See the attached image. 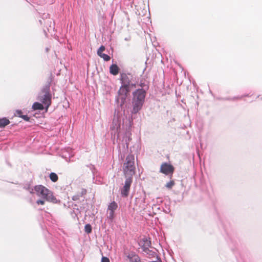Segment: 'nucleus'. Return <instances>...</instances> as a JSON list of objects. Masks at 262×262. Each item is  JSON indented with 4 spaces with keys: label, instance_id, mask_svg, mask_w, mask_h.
<instances>
[{
    "label": "nucleus",
    "instance_id": "f257e3e1",
    "mask_svg": "<svg viewBox=\"0 0 262 262\" xmlns=\"http://www.w3.org/2000/svg\"><path fill=\"white\" fill-rule=\"evenodd\" d=\"M123 174L125 181L123 187L121 189V194L123 197H127L130 191L133 183V177L135 174V157L133 155H128L123 166Z\"/></svg>",
    "mask_w": 262,
    "mask_h": 262
},
{
    "label": "nucleus",
    "instance_id": "f03ea898",
    "mask_svg": "<svg viewBox=\"0 0 262 262\" xmlns=\"http://www.w3.org/2000/svg\"><path fill=\"white\" fill-rule=\"evenodd\" d=\"M120 80L121 86L116 101L118 106L122 107L126 101L128 93L132 88L136 87V83L133 82V76L129 74H122Z\"/></svg>",
    "mask_w": 262,
    "mask_h": 262
},
{
    "label": "nucleus",
    "instance_id": "7ed1b4c3",
    "mask_svg": "<svg viewBox=\"0 0 262 262\" xmlns=\"http://www.w3.org/2000/svg\"><path fill=\"white\" fill-rule=\"evenodd\" d=\"M141 88L138 89L133 93V110L132 113H137L142 107L145 102L146 91L143 87L144 83H141Z\"/></svg>",
    "mask_w": 262,
    "mask_h": 262
},
{
    "label": "nucleus",
    "instance_id": "20e7f679",
    "mask_svg": "<svg viewBox=\"0 0 262 262\" xmlns=\"http://www.w3.org/2000/svg\"><path fill=\"white\" fill-rule=\"evenodd\" d=\"M28 189L31 193H34L33 191L35 190L37 195L46 199L47 201L53 203L58 202L57 199L53 195L52 191L42 185L36 186L34 189L28 188Z\"/></svg>",
    "mask_w": 262,
    "mask_h": 262
},
{
    "label": "nucleus",
    "instance_id": "39448f33",
    "mask_svg": "<svg viewBox=\"0 0 262 262\" xmlns=\"http://www.w3.org/2000/svg\"><path fill=\"white\" fill-rule=\"evenodd\" d=\"M124 117L120 113H116L115 111L112 124L111 126V135H114V138L117 136L118 139L120 133L121 125L123 123Z\"/></svg>",
    "mask_w": 262,
    "mask_h": 262
},
{
    "label": "nucleus",
    "instance_id": "423d86ee",
    "mask_svg": "<svg viewBox=\"0 0 262 262\" xmlns=\"http://www.w3.org/2000/svg\"><path fill=\"white\" fill-rule=\"evenodd\" d=\"M37 100L45 106L47 111L51 104V94L49 85H47L42 88L38 95Z\"/></svg>",
    "mask_w": 262,
    "mask_h": 262
},
{
    "label": "nucleus",
    "instance_id": "0eeeda50",
    "mask_svg": "<svg viewBox=\"0 0 262 262\" xmlns=\"http://www.w3.org/2000/svg\"><path fill=\"white\" fill-rule=\"evenodd\" d=\"M174 168L170 164L167 162L163 163L160 167V172L165 175H172L174 172Z\"/></svg>",
    "mask_w": 262,
    "mask_h": 262
},
{
    "label": "nucleus",
    "instance_id": "6e6552de",
    "mask_svg": "<svg viewBox=\"0 0 262 262\" xmlns=\"http://www.w3.org/2000/svg\"><path fill=\"white\" fill-rule=\"evenodd\" d=\"M139 245L143 252H148L151 246V242L147 237H144L140 240Z\"/></svg>",
    "mask_w": 262,
    "mask_h": 262
},
{
    "label": "nucleus",
    "instance_id": "1a4fd4ad",
    "mask_svg": "<svg viewBox=\"0 0 262 262\" xmlns=\"http://www.w3.org/2000/svg\"><path fill=\"white\" fill-rule=\"evenodd\" d=\"M119 68L116 64H113L110 67V72L113 75H117L119 73Z\"/></svg>",
    "mask_w": 262,
    "mask_h": 262
},
{
    "label": "nucleus",
    "instance_id": "9d476101",
    "mask_svg": "<svg viewBox=\"0 0 262 262\" xmlns=\"http://www.w3.org/2000/svg\"><path fill=\"white\" fill-rule=\"evenodd\" d=\"M32 109L34 111L35 110H43L44 109V106L43 104L35 102L32 105Z\"/></svg>",
    "mask_w": 262,
    "mask_h": 262
},
{
    "label": "nucleus",
    "instance_id": "9b49d317",
    "mask_svg": "<svg viewBox=\"0 0 262 262\" xmlns=\"http://www.w3.org/2000/svg\"><path fill=\"white\" fill-rule=\"evenodd\" d=\"M9 123V120L6 118H3L0 119V127H4Z\"/></svg>",
    "mask_w": 262,
    "mask_h": 262
},
{
    "label": "nucleus",
    "instance_id": "f8f14e48",
    "mask_svg": "<svg viewBox=\"0 0 262 262\" xmlns=\"http://www.w3.org/2000/svg\"><path fill=\"white\" fill-rule=\"evenodd\" d=\"M117 208V204L115 202L113 201V202L110 203L108 206V211H112L114 212L115 210H116Z\"/></svg>",
    "mask_w": 262,
    "mask_h": 262
},
{
    "label": "nucleus",
    "instance_id": "ddd939ff",
    "mask_svg": "<svg viewBox=\"0 0 262 262\" xmlns=\"http://www.w3.org/2000/svg\"><path fill=\"white\" fill-rule=\"evenodd\" d=\"M50 180L53 182H56L58 181V177L55 172H51L49 176Z\"/></svg>",
    "mask_w": 262,
    "mask_h": 262
},
{
    "label": "nucleus",
    "instance_id": "4468645a",
    "mask_svg": "<svg viewBox=\"0 0 262 262\" xmlns=\"http://www.w3.org/2000/svg\"><path fill=\"white\" fill-rule=\"evenodd\" d=\"M84 231L87 233H90L92 232V227L89 224H86L84 226Z\"/></svg>",
    "mask_w": 262,
    "mask_h": 262
},
{
    "label": "nucleus",
    "instance_id": "2eb2a0df",
    "mask_svg": "<svg viewBox=\"0 0 262 262\" xmlns=\"http://www.w3.org/2000/svg\"><path fill=\"white\" fill-rule=\"evenodd\" d=\"M99 56L102 58L105 61H107L110 60V56L107 55V54L102 53V54L100 55Z\"/></svg>",
    "mask_w": 262,
    "mask_h": 262
},
{
    "label": "nucleus",
    "instance_id": "dca6fc26",
    "mask_svg": "<svg viewBox=\"0 0 262 262\" xmlns=\"http://www.w3.org/2000/svg\"><path fill=\"white\" fill-rule=\"evenodd\" d=\"M105 50V47L103 46H101L97 51V54L99 56L102 54V52Z\"/></svg>",
    "mask_w": 262,
    "mask_h": 262
},
{
    "label": "nucleus",
    "instance_id": "f3484780",
    "mask_svg": "<svg viewBox=\"0 0 262 262\" xmlns=\"http://www.w3.org/2000/svg\"><path fill=\"white\" fill-rule=\"evenodd\" d=\"M174 182L173 181H171L166 184V187L168 189H170L174 185Z\"/></svg>",
    "mask_w": 262,
    "mask_h": 262
},
{
    "label": "nucleus",
    "instance_id": "a211bd4d",
    "mask_svg": "<svg viewBox=\"0 0 262 262\" xmlns=\"http://www.w3.org/2000/svg\"><path fill=\"white\" fill-rule=\"evenodd\" d=\"M146 254L149 255V256H154L156 255V253L149 249V251L144 252Z\"/></svg>",
    "mask_w": 262,
    "mask_h": 262
},
{
    "label": "nucleus",
    "instance_id": "6ab92c4d",
    "mask_svg": "<svg viewBox=\"0 0 262 262\" xmlns=\"http://www.w3.org/2000/svg\"><path fill=\"white\" fill-rule=\"evenodd\" d=\"M108 217L111 219L113 220L114 216V212L112 211H108Z\"/></svg>",
    "mask_w": 262,
    "mask_h": 262
},
{
    "label": "nucleus",
    "instance_id": "aec40b11",
    "mask_svg": "<svg viewBox=\"0 0 262 262\" xmlns=\"http://www.w3.org/2000/svg\"><path fill=\"white\" fill-rule=\"evenodd\" d=\"M45 200L46 199H41V200H38L36 201V203L38 204V205H44L45 204Z\"/></svg>",
    "mask_w": 262,
    "mask_h": 262
},
{
    "label": "nucleus",
    "instance_id": "412c9836",
    "mask_svg": "<svg viewBox=\"0 0 262 262\" xmlns=\"http://www.w3.org/2000/svg\"><path fill=\"white\" fill-rule=\"evenodd\" d=\"M19 116L25 121L29 120L30 118L27 115H21V116Z\"/></svg>",
    "mask_w": 262,
    "mask_h": 262
},
{
    "label": "nucleus",
    "instance_id": "4be33fe9",
    "mask_svg": "<svg viewBox=\"0 0 262 262\" xmlns=\"http://www.w3.org/2000/svg\"><path fill=\"white\" fill-rule=\"evenodd\" d=\"M101 262H110V260L107 257H102L101 258Z\"/></svg>",
    "mask_w": 262,
    "mask_h": 262
},
{
    "label": "nucleus",
    "instance_id": "5701e85b",
    "mask_svg": "<svg viewBox=\"0 0 262 262\" xmlns=\"http://www.w3.org/2000/svg\"><path fill=\"white\" fill-rule=\"evenodd\" d=\"M79 197H80V195H74V196H73L72 199H73L74 201H76V200H79Z\"/></svg>",
    "mask_w": 262,
    "mask_h": 262
},
{
    "label": "nucleus",
    "instance_id": "b1692460",
    "mask_svg": "<svg viewBox=\"0 0 262 262\" xmlns=\"http://www.w3.org/2000/svg\"><path fill=\"white\" fill-rule=\"evenodd\" d=\"M17 113L18 115H20V114H21V111H17Z\"/></svg>",
    "mask_w": 262,
    "mask_h": 262
},
{
    "label": "nucleus",
    "instance_id": "393cba45",
    "mask_svg": "<svg viewBox=\"0 0 262 262\" xmlns=\"http://www.w3.org/2000/svg\"><path fill=\"white\" fill-rule=\"evenodd\" d=\"M86 193V190H83L82 192V194H83V193Z\"/></svg>",
    "mask_w": 262,
    "mask_h": 262
},
{
    "label": "nucleus",
    "instance_id": "a878e982",
    "mask_svg": "<svg viewBox=\"0 0 262 262\" xmlns=\"http://www.w3.org/2000/svg\"><path fill=\"white\" fill-rule=\"evenodd\" d=\"M125 142H126V146L127 147H128V143L127 142L126 140H125Z\"/></svg>",
    "mask_w": 262,
    "mask_h": 262
},
{
    "label": "nucleus",
    "instance_id": "bb28decb",
    "mask_svg": "<svg viewBox=\"0 0 262 262\" xmlns=\"http://www.w3.org/2000/svg\"><path fill=\"white\" fill-rule=\"evenodd\" d=\"M152 262H162L161 260H159L158 261H153Z\"/></svg>",
    "mask_w": 262,
    "mask_h": 262
},
{
    "label": "nucleus",
    "instance_id": "cd10ccee",
    "mask_svg": "<svg viewBox=\"0 0 262 262\" xmlns=\"http://www.w3.org/2000/svg\"><path fill=\"white\" fill-rule=\"evenodd\" d=\"M241 98H242V97H237L236 98L237 99H241Z\"/></svg>",
    "mask_w": 262,
    "mask_h": 262
},
{
    "label": "nucleus",
    "instance_id": "c85d7f7f",
    "mask_svg": "<svg viewBox=\"0 0 262 262\" xmlns=\"http://www.w3.org/2000/svg\"><path fill=\"white\" fill-rule=\"evenodd\" d=\"M129 140H130V138H129V137H128V140L129 141Z\"/></svg>",
    "mask_w": 262,
    "mask_h": 262
},
{
    "label": "nucleus",
    "instance_id": "c756f323",
    "mask_svg": "<svg viewBox=\"0 0 262 262\" xmlns=\"http://www.w3.org/2000/svg\"><path fill=\"white\" fill-rule=\"evenodd\" d=\"M46 51H47V52H48V48H47V49H46Z\"/></svg>",
    "mask_w": 262,
    "mask_h": 262
}]
</instances>
